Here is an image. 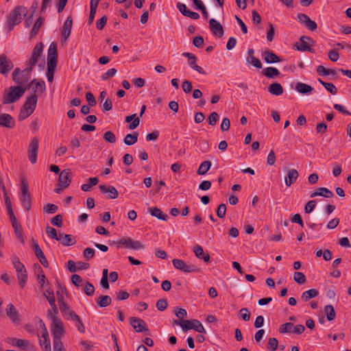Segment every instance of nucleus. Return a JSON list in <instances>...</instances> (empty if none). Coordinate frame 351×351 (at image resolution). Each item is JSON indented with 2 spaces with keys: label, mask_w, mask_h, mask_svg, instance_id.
Here are the masks:
<instances>
[{
  "label": "nucleus",
  "mask_w": 351,
  "mask_h": 351,
  "mask_svg": "<svg viewBox=\"0 0 351 351\" xmlns=\"http://www.w3.org/2000/svg\"><path fill=\"white\" fill-rule=\"evenodd\" d=\"M27 13V8L22 5H18L11 11L8 16L9 32L13 30L14 27L21 22L23 14L26 16Z\"/></svg>",
  "instance_id": "obj_1"
},
{
  "label": "nucleus",
  "mask_w": 351,
  "mask_h": 351,
  "mask_svg": "<svg viewBox=\"0 0 351 351\" xmlns=\"http://www.w3.org/2000/svg\"><path fill=\"white\" fill-rule=\"evenodd\" d=\"M48 315L51 317L52 320L51 330L53 335V341H61V336L64 333L62 322L58 316L53 315L50 310L48 311Z\"/></svg>",
  "instance_id": "obj_2"
},
{
  "label": "nucleus",
  "mask_w": 351,
  "mask_h": 351,
  "mask_svg": "<svg viewBox=\"0 0 351 351\" xmlns=\"http://www.w3.org/2000/svg\"><path fill=\"white\" fill-rule=\"evenodd\" d=\"M32 71L33 69L27 66L23 70L16 68L12 74V80L18 84L17 86L24 85L31 78Z\"/></svg>",
  "instance_id": "obj_3"
},
{
  "label": "nucleus",
  "mask_w": 351,
  "mask_h": 351,
  "mask_svg": "<svg viewBox=\"0 0 351 351\" xmlns=\"http://www.w3.org/2000/svg\"><path fill=\"white\" fill-rule=\"evenodd\" d=\"M23 94L24 89L22 86H12L9 88L8 92L3 95V104L14 103L18 101Z\"/></svg>",
  "instance_id": "obj_4"
},
{
  "label": "nucleus",
  "mask_w": 351,
  "mask_h": 351,
  "mask_svg": "<svg viewBox=\"0 0 351 351\" xmlns=\"http://www.w3.org/2000/svg\"><path fill=\"white\" fill-rule=\"evenodd\" d=\"M172 263L176 269L185 273H196L200 271V269L196 265L187 263L181 259L174 258L172 260Z\"/></svg>",
  "instance_id": "obj_5"
},
{
  "label": "nucleus",
  "mask_w": 351,
  "mask_h": 351,
  "mask_svg": "<svg viewBox=\"0 0 351 351\" xmlns=\"http://www.w3.org/2000/svg\"><path fill=\"white\" fill-rule=\"evenodd\" d=\"M116 245L118 248L123 246L125 248L130 250H141L144 248V245L139 241H134L130 237H123L119 239L116 242Z\"/></svg>",
  "instance_id": "obj_6"
},
{
  "label": "nucleus",
  "mask_w": 351,
  "mask_h": 351,
  "mask_svg": "<svg viewBox=\"0 0 351 351\" xmlns=\"http://www.w3.org/2000/svg\"><path fill=\"white\" fill-rule=\"evenodd\" d=\"M38 146L39 140L36 136H35L31 140L27 150L28 158L32 164H35L37 161Z\"/></svg>",
  "instance_id": "obj_7"
},
{
  "label": "nucleus",
  "mask_w": 351,
  "mask_h": 351,
  "mask_svg": "<svg viewBox=\"0 0 351 351\" xmlns=\"http://www.w3.org/2000/svg\"><path fill=\"white\" fill-rule=\"evenodd\" d=\"M43 43H37L33 49L31 57L29 60L27 62V66L33 69L34 66L36 64L38 58L41 55L43 51Z\"/></svg>",
  "instance_id": "obj_8"
},
{
  "label": "nucleus",
  "mask_w": 351,
  "mask_h": 351,
  "mask_svg": "<svg viewBox=\"0 0 351 351\" xmlns=\"http://www.w3.org/2000/svg\"><path fill=\"white\" fill-rule=\"evenodd\" d=\"M59 307L63 316L66 319H71L73 320L77 319L79 316L71 308L70 306L64 300H62L61 297L59 300Z\"/></svg>",
  "instance_id": "obj_9"
},
{
  "label": "nucleus",
  "mask_w": 351,
  "mask_h": 351,
  "mask_svg": "<svg viewBox=\"0 0 351 351\" xmlns=\"http://www.w3.org/2000/svg\"><path fill=\"white\" fill-rule=\"evenodd\" d=\"M130 324L136 332L149 333V330L147 328L145 322L138 317H131L130 318Z\"/></svg>",
  "instance_id": "obj_10"
},
{
  "label": "nucleus",
  "mask_w": 351,
  "mask_h": 351,
  "mask_svg": "<svg viewBox=\"0 0 351 351\" xmlns=\"http://www.w3.org/2000/svg\"><path fill=\"white\" fill-rule=\"evenodd\" d=\"M14 68L12 60L5 54L0 55V73L7 76L8 73Z\"/></svg>",
  "instance_id": "obj_11"
},
{
  "label": "nucleus",
  "mask_w": 351,
  "mask_h": 351,
  "mask_svg": "<svg viewBox=\"0 0 351 351\" xmlns=\"http://www.w3.org/2000/svg\"><path fill=\"white\" fill-rule=\"evenodd\" d=\"M32 250L34 251L35 255L41 263V265L47 268L49 267V263L47 259L45 257V255L44 254L43 252L40 249L39 245L37 243V242L32 238V245H31Z\"/></svg>",
  "instance_id": "obj_12"
},
{
  "label": "nucleus",
  "mask_w": 351,
  "mask_h": 351,
  "mask_svg": "<svg viewBox=\"0 0 351 351\" xmlns=\"http://www.w3.org/2000/svg\"><path fill=\"white\" fill-rule=\"evenodd\" d=\"M73 26V19L71 16H69L66 20L64 21L63 26L60 28L61 31V39L62 41L66 42L71 34Z\"/></svg>",
  "instance_id": "obj_13"
},
{
  "label": "nucleus",
  "mask_w": 351,
  "mask_h": 351,
  "mask_svg": "<svg viewBox=\"0 0 351 351\" xmlns=\"http://www.w3.org/2000/svg\"><path fill=\"white\" fill-rule=\"evenodd\" d=\"M182 56L188 58V64L193 70L197 71L199 73L206 75L205 71L199 66L196 64V56L189 52H184Z\"/></svg>",
  "instance_id": "obj_14"
},
{
  "label": "nucleus",
  "mask_w": 351,
  "mask_h": 351,
  "mask_svg": "<svg viewBox=\"0 0 351 351\" xmlns=\"http://www.w3.org/2000/svg\"><path fill=\"white\" fill-rule=\"evenodd\" d=\"M306 40L313 43V40L309 37L306 36H302L300 38V44L296 43L295 46L296 47L297 50L300 51H309L311 53H315L313 49L311 48L306 43Z\"/></svg>",
  "instance_id": "obj_15"
},
{
  "label": "nucleus",
  "mask_w": 351,
  "mask_h": 351,
  "mask_svg": "<svg viewBox=\"0 0 351 351\" xmlns=\"http://www.w3.org/2000/svg\"><path fill=\"white\" fill-rule=\"evenodd\" d=\"M71 172L69 169L62 171L58 178V186L62 188H67L71 182Z\"/></svg>",
  "instance_id": "obj_16"
},
{
  "label": "nucleus",
  "mask_w": 351,
  "mask_h": 351,
  "mask_svg": "<svg viewBox=\"0 0 351 351\" xmlns=\"http://www.w3.org/2000/svg\"><path fill=\"white\" fill-rule=\"evenodd\" d=\"M297 16L299 21L304 23L310 31H315L317 28L316 22L311 20L307 14L299 13Z\"/></svg>",
  "instance_id": "obj_17"
},
{
  "label": "nucleus",
  "mask_w": 351,
  "mask_h": 351,
  "mask_svg": "<svg viewBox=\"0 0 351 351\" xmlns=\"http://www.w3.org/2000/svg\"><path fill=\"white\" fill-rule=\"evenodd\" d=\"M7 316L14 324H19L21 322L20 315L16 307L12 304H9L5 309Z\"/></svg>",
  "instance_id": "obj_18"
},
{
  "label": "nucleus",
  "mask_w": 351,
  "mask_h": 351,
  "mask_svg": "<svg viewBox=\"0 0 351 351\" xmlns=\"http://www.w3.org/2000/svg\"><path fill=\"white\" fill-rule=\"evenodd\" d=\"M209 26L210 31L214 36L221 37L223 35V26L215 19H210Z\"/></svg>",
  "instance_id": "obj_19"
},
{
  "label": "nucleus",
  "mask_w": 351,
  "mask_h": 351,
  "mask_svg": "<svg viewBox=\"0 0 351 351\" xmlns=\"http://www.w3.org/2000/svg\"><path fill=\"white\" fill-rule=\"evenodd\" d=\"M262 58L267 64H274L281 61L280 57L269 49H266L262 52Z\"/></svg>",
  "instance_id": "obj_20"
},
{
  "label": "nucleus",
  "mask_w": 351,
  "mask_h": 351,
  "mask_svg": "<svg viewBox=\"0 0 351 351\" xmlns=\"http://www.w3.org/2000/svg\"><path fill=\"white\" fill-rule=\"evenodd\" d=\"M38 101V96L36 94H32L25 101L22 108L28 110L30 112H34L36 109Z\"/></svg>",
  "instance_id": "obj_21"
},
{
  "label": "nucleus",
  "mask_w": 351,
  "mask_h": 351,
  "mask_svg": "<svg viewBox=\"0 0 351 351\" xmlns=\"http://www.w3.org/2000/svg\"><path fill=\"white\" fill-rule=\"evenodd\" d=\"M99 188L101 193H108L107 198L108 199H116L119 196V192L117 189L113 186H107L105 184H101Z\"/></svg>",
  "instance_id": "obj_22"
},
{
  "label": "nucleus",
  "mask_w": 351,
  "mask_h": 351,
  "mask_svg": "<svg viewBox=\"0 0 351 351\" xmlns=\"http://www.w3.org/2000/svg\"><path fill=\"white\" fill-rule=\"evenodd\" d=\"M15 125L14 118L9 114L3 113L0 115V126L12 129Z\"/></svg>",
  "instance_id": "obj_23"
},
{
  "label": "nucleus",
  "mask_w": 351,
  "mask_h": 351,
  "mask_svg": "<svg viewBox=\"0 0 351 351\" xmlns=\"http://www.w3.org/2000/svg\"><path fill=\"white\" fill-rule=\"evenodd\" d=\"M58 241L64 246H71L76 243V239L73 236L60 232L59 233Z\"/></svg>",
  "instance_id": "obj_24"
},
{
  "label": "nucleus",
  "mask_w": 351,
  "mask_h": 351,
  "mask_svg": "<svg viewBox=\"0 0 351 351\" xmlns=\"http://www.w3.org/2000/svg\"><path fill=\"white\" fill-rule=\"evenodd\" d=\"M299 176V173L296 169H291L288 170L285 178V184L287 186H290L295 183Z\"/></svg>",
  "instance_id": "obj_25"
},
{
  "label": "nucleus",
  "mask_w": 351,
  "mask_h": 351,
  "mask_svg": "<svg viewBox=\"0 0 351 351\" xmlns=\"http://www.w3.org/2000/svg\"><path fill=\"white\" fill-rule=\"evenodd\" d=\"M50 61L54 63H58L57 45L54 42H52L50 44L47 52V62Z\"/></svg>",
  "instance_id": "obj_26"
},
{
  "label": "nucleus",
  "mask_w": 351,
  "mask_h": 351,
  "mask_svg": "<svg viewBox=\"0 0 351 351\" xmlns=\"http://www.w3.org/2000/svg\"><path fill=\"white\" fill-rule=\"evenodd\" d=\"M295 89L298 93L303 95H310L314 90L313 87L311 85L302 82H297Z\"/></svg>",
  "instance_id": "obj_27"
},
{
  "label": "nucleus",
  "mask_w": 351,
  "mask_h": 351,
  "mask_svg": "<svg viewBox=\"0 0 351 351\" xmlns=\"http://www.w3.org/2000/svg\"><path fill=\"white\" fill-rule=\"evenodd\" d=\"M318 195L326 198H332L334 196V194L328 189L326 187H320L316 191L311 194V197H315Z\"/></svg>",
  "instance_id": "obj_28"
},
{
  "label": "nucleus",
  "mask_w": 351,
  "mask_h": 351,
  "mask_svg": "<svg viewBox=\"0 0 351 351\" xmlns=\"http://www.w3.org/2000/svg\"><path fill=\"white\" fill-rule=\"evenodd\" d=\"M149 213L156 217L158 219L167 221L169 218L168 215L163 213L161 209L157 207H150L148 208Z\"/></svg>",
  "instance_id": "obj_29"
},
{
  "label": "nucleus",
  "mask_w": 351,
  "mask_h": 351,
  "mask_svg": "<svg viewBox=\"0 0 351 351\" xmlns=\"http://www.w3.org/2000/svg\"><path fill=\"white\" fill-rule=\"evenodd\" d=\"M268 91L273 95L279 96L282 95L284 89L280 83L274 82L268 86Z\"/></svg>",
  "instance_id": "obj_30"
},
{
  "label": "nucleus",
  "mask_w": 351,
  "mask_h": 351,
  "mask_svg": "<svg viewBox=\"0 0 351 351\" xmlns=\"http://www.w3.org/2000/svg\"><path fill=\"white\" fill-rule=\"evenodd\" d=\"M125 121L129 123L128 128L130 130L136 129L140 123L139 117L136 116V114H133L130 116H127L125 119Z\"/></svg>",
  "instance_id": "obj_31"
},
{
  "label": "nucleus",
  "mask_w": 351,
  "mask_h": 351,
  "mask_svg": "<svg viewBox=\"0 0 351 351\" xmlns=\"http://www.w3.org/2000/svg\"><path fill=\"white\" fill-rule=\"evenodd\" d=\"M262 75L268 78H275L280 75V71L275 67L269 66L262 71Z\"/></svg>",
  "instance_id": "obj_32"
},
{
  "label": "nucleus",
  "mask_w": 351,
  "mask_h": 351,
  "mask_svg": "<svg viewBox=\"0 0 351 351\" xmlns=\"http://www.w3.org/2000/svg\"><path fill=\"white\" fill-rule=\"evenodd\" d=\"M318 294H319V292L317 289H308L307 291H304L302 293L301 299L304 302H307L309 300L317 297L318 295Z\"/></svg>",
  "instance_id": "obj_33"
},
{
  "label": "nucleus",
  "mask_w": 351,
  "mask_h": 351,
  "mask_svg": "<svg viewBox=\"0 0 351 351\" xmlns=\"http://www.w3.org/2000/svg\"><path fill=\"white\" fill-rule=\"evenodd\" d=\"M112 302V299L109 295H101L96 299L97 304L101 307H106L109 306Z\"/></svg>",
  "instance_id": "obj_34"
},
{
  "label": "nucleus",
  "mask_w": 351,
  "mask_h": 351,
  "mask_svg": "<svg viewBox=\"0 0 351 351\" xmlns=\"http://www.w3.org/2000/svg\"><path fill=\"white\" fill-rule=\"evenodd\" d=\"M324 313L326 315V318L328 321H332L335 319L336 313L334 307L331 304H328L324 306Z\"/></svg>",
  "instance_id": "obj_35"
},
{
  "label": "nucleus",
  "mask_w": 351,
  "mask_h": 351,
  "mask_svg": "<svg viewBox=\"0 0 351 351\" xmlns=\"http://www.w3.org/2000/svg\"><path fill=\"white\" fill-rule=\"evenodd\" d=\"M138 133H128L124 138L123 142L127 145H132L137 142Z\"/></svg>",
  "instance_id": "obj_36"
},
{
  "label": "nucleus",
  "mask_w": 351,
  "mask_h": 351,
  "mask_svg": "<svg viewBox=\"0 0 351 351\" xmlns=\"http://www.w3.org/2000/svg\"><path fill=\"white\" fill-rule=\"evenodd\" d=\"M12 228H13V229L14 230V233H15L17 239L22 243H25V240H24L23 235V228H22L21 225L20 224V223L12 224Z\"/></svg>",
  "instance_id": "obj_37"
},
{
  "label": "nucleus",
  "mask_w": 351,
  "mask_h": 351,
  "mask_svg": "<svg viewBox=\"0 0 351 351\" xmlns=\"http://www.w3.org/2000/svg\"><path fill=\"white\" fill-rule=\"evenodd\" d=\"M193 3L195 5V8L197 10H200L203 16L207 19L208 17V13L202 1L201 0H193Z\"/></svg>",
  "instance_id": "obj_38"
},
{
  "label": "nucleus",
  "mask_w": 351,
  "mask_h": 351,
  "mask_svg": "<svg viewBox=\"0 0 351 351\" xmlns=\"http://www.w3.org/2000/svg\"><path fill=\"white\" fill-rule=\"evenodd\" d=\"M57 63H54L52 62H47V77L48 81L51 82L53 80V72L55 69L56 68Z\"/></svg>",
  "instance_id": "obj_39"
},
{
  "label": "nucleus",
  "mask_w": 351,
  "mask_h": 351,
  "mask_svg": "<svg viewBox=\"0 0 351 351\" xmlns=\"http://www.w3.org/2000/svg\"><path fill=\"white\" fill-rule=\"evenodd\" d=\"M211 167V162L209 160H205L201 163L199 165L198 170L197 171L199 175H204L206 174Z\"/></svg>",
  "instance_id": "obj_40"
},
{
  "label": "nucleus",
  "mask_w": 351,
  "mask_h": 351,
  "mask_svg": "<svg viewBox=\"0 0 351 351\" xmlns=\"http://www.w3.org/2000/svg\"><path fill=\"white\" fill-rule=\"evenodd\" d=\"M17 277L19 279V284L21 288L25 287V283L27 281V274L26 269L22 270L21 272L17 273Z\"/></svg>",
  "instance_id": "obj_41"
},
{
  "label": "nucleus",
  "mask_w": 351,
  "mask_h": 351,
  "mask_svg": "<svg viewBox=\"0 0 351 351\" xmlns=\"http://www.w3.org/2000/svg\"><path fill=\"white\" fill-rule=\"evenodd\" d=\"M318 82L331 94L336 95L337 93V88L333 84L324 82L321 79H318Z\"/></svg>",
  "instance_id": "obj_42"
},
{
  "label": "nucleus",
  "mask_w": 351,
  "mask_h": 351,
  "mask_svg": "<svg viewBox=\"0 0 351 351\" xmlns=\"http://www.w3.org/2000/svg\"><path fill=\"white\" fill-rule=\"evenodd\" d=\"M43 21L44 18L42 16H39L38 19L36 21L31 31V37H34L38 34L39 29L40 28L43 23Z\"/></svg>",
  "instance_id": "obj_43"
},
{
  "label": "nucleus",
  "mask_w": 351,
  "mask_h": 351,
  "mask_svg": "<svg viewBox=\"0 0 351 351\" xmlns=\"http://www.w3.org/2000/svg\"><path fill=\"white\" fill-rule=\"evenodd\" d=\"M46 86L44 81L38 82L36 80V82L34 83V85L32 87V90L34 91L33 94H36V93L39 92L40 94H42L45 91Z\"/></svg>",
  "instance_id": "obj_44"
},
{
  "label": "nucleus",
  "mask_w": 351,
  "mask_h": 351,
  "mask_svg": "<svg viewBox=\"0 0 351 351\" xmlns=\"http://www.w3.org/2000/svg\"><path fill=\"white\" fill-rule=\"evenodd\" d=\"M246 62L252 64L258 69H261L263 66L261 60L254 56H247L246 58Z\"/></svg>",
  "instance_id": "obj_45"
},
{
  "label": "nucleus",
  "mask_w": 351,
  "mask_h": 351,
  "mask_svg": "<svg viewBox=\"0 0 351 351\" xmlns=\"http://www.w3.org/2000/svg\"><path fill=\"white\" fill-rule=\"evenodd\" d=\"M12 344L14 346H16L23 349H26L27 346L29 344V341L24 339L13 338L12 339Z\"/></svg>",
  "instance_id": "obj_46"
},
{
  "label": "nucleus",
  "mask_w": 351,
  "mask_h": 351,
  "mask_svg": "<svg viewBox=\"0 0 351 351\" xmlns=\"http://www.w3.org/2000/svg\"><path fill=\"white\" fill-rule=\"evenodd\" d=\"M293 280L299 285L304 284L306 281L305 275L300 271H295L293 274Z\"/></svg>",
  "instance_id": "obj_47"
},
{
  "label": "nucleus",
  "mask_w": 351,
  "mask_h": 351,
  "mask_svg": "<svg viewBox=\"0 0 351 351\" xmlns=\"http://www.w3.org/2000/svg\"><path fill=\"white\" fill-rule=\"evenodd\" d=\"M35 267H38V276L37 278L39 280V283L42 287H45V283L46 280V277L45 274H43V270L41 268V267L38 264H34Z\"/></svg>",
  "instance_id": "obj_48"
},
{
  "label": "nucleus",
  "mask_w": 351,
  "mask_h": 351,
  "mask_svg": "<svg viewBox=\"0 0 351 351\" xmlns=\"http://www.w3.org/2000/svg\"><path fill=\"white\" fill-rule=\"evenodd\" d=\"M47 300L51 307V314L53 315L57 316V315L58 314V309L56 304L55 297L54 296L47 297Z\"/></svg>",
  "instance_id": "obj_49"
},
{
  "label": "nucleus",
  "mask_w": 351,
  "mask_h": 351,
  "mask_svg": "<svg viewBox=\"0 0 351 351\" xmlns=\"http://www.w3.org/2000/svg\"><path fill=\"white\" fill-rule=\"evenodd\" d=\"M83 291L88 296H92L95 293V287L90 282L86 281L84 285Z\"/></svg>",
  "instance_id": "obj_50"
},
{
  "label": "nucleus",
  "mask_w": 351,
  "mask_h": 351,
  "mask_svg": "<svg viewBox=\"0 0 351 351\" xmlns=\"http://www.w3.org/2000/svg\"><path fill=\"white\" fill-rule=\"evenodd\" d=\"M58 210V206L53 204H46L43 206V211L47 214H53L56 213Z\"/></svg>",
  "instance_id": "obj_51"
},
{
  "label": "nucleus",
  "mask_w": 351,
  "mask_h": 351,
  "mask_svg": "<svg viewBox=\"0 0 351 351\" xmlns=\"http://www.w3.org/2000/svg\"><path fill=\"white\" fill-rule=\"evenodd\" d=\"M191 329L200 332V333H206V330L202 326V323L197 319H193V324Z\"/></svg>",
  "instance_id": "obj_52"
},
{
  "label": "nucleus",
  "mask_w": 351,
  "mask_h": 351,
  "mask_svg": "<svg viewBox=\"0 0 351 351\" xmlns=\"http://www.w3.org/2000/svg\"><path fill=\"white\" fill-rule=\"evenodd\" d=\"M21 201L23 206L27 211H29L31 209V206H32V201H31L30 195L21 196Z\"/></svg>",
  "instance_id": "obj_53"
},
{
  "label": "nucleus",
  "mask_w": 351,
  "mask_h": 351,
  "mask_svg": "<svg viewBox=\"0 0 351 351\" xmlns=\"http://www.w3.org/2000/svg\"><path fill=\"white\" fill-rule=\"evenodd\" d=\"M46 232L49 238L58 241L59 235H58L57 231L54 228L47 226Z\"/></svg>",
  "instance_id": "obj_54"
},
{
  "label": "nucleus",
  "mask_w": 351,
  "mask_h": 351,
  "mask_svg": "<svg viewBox=\"0 0 351 351\" xmlns=\"http://www.w3.org/2000/svg\"><path fill=\"white\" fill-rule=\"evenodd\" d=\"M51 223L53 226L61 228L63 225L62 215L59 214L51 219Z\"/></svg>",
  "instance_id": "obj_55"
},
{
  "label": "nucleus",
  "mask_w": 351,
  "mask_h": 351,
  "mask_svg": "<svg viewBox=\"0 0 351 351\" xmlns=\"http://www.w3.org/2000/svg\"><path fill=\"white\" fill-rule=\"evenodd\" d=\"M278 341L277 339L272 337L269 339L267 348L270 351H275L278 348Z\"/></svg>",
  "instance_id": "obj_56"
},
{
  "label": "nucleus",
  "mask_w": 351,
  "mask_h": 351,
  "mask_svg": "<svg viewBox=\"0 0 351 351\" xmlns=\"http://www.w3.org/2000/svg\"><path fill=\"white\" fill-rule=\"evenodd\" d=\"M108 17L106 15H104L101 18L96 22V27L99 30H102L107 23Z\"/></svg>",
  "instance_id": "obj_57"
},
{
  "label": "nucleus",
  "mask_w": 351,
  "mask_h": 351,
  "mask_svg": "<svg viewBox=\"0 0 351 351\" xmlns=\"http://www.w3.org/2000/svg\"><path fill=\"white\" fill-rule=\"evenodd\" d=\"M12 263L17 273L21 272L22 270L25 269L24 265L21 263L19 258L17 257L14 258V259L12 261Z\"/></svg>",
  "instance_id": "obj_58"
},
{
  "label": "nucleus",
  "mask_w": 351,
  "mask_h": 351,
  "mask_svg": "<svg viewBox=\"0 0 351 351\" xmlns=\"http://www.w3.org/2000/svg\"><path fill=\"white\" fill-rule=\"evenodd\" d=\"M293 327V324L291 322H287L285 324H282L280 326L279 332L280 333H287L291 331V329Z\"/></svg>",
  "instance_id": "obj_59"
},
{
  "label": "nucleus",
  "mask_w": 351,
  "mask_h": 351,
  "mask_svg": "<svg viewBox=\"0 0 351 351\" xmlns=\"http://www.w3.org/2000/svg\"><path fill=\"white\" fill-rule=\"evenodd\" d=\"M226 213V206L225 204L222 203L219 205L217 209V215L219 218H224Z\"/></svg>",
  "instance_id": "obj_60"
},
{
  "label": "nucleus",
  "mask_w": 351,
  "mask_h": 351,
  "mask_svg": "<svg viewBox=\"0 0 351 351\" xmlns=\"http://www.w3.org/2000/svg\"><path fill=\"white\" fill-rule=\"evenodd\" d=\"M316 206V202L315 200L308 201L304 206V212L309 214L313 212Z\"/></svg>",
  "instance_id": "obj_61"
},
{
  "label": "nucleus",
  "mask_w": 351,
  "mask_h": 351,
  "mask_svg": "<svg viewBox=\"0 0 351 351\" xmlns=\"http://www.w3.org/2000/svg\"><path fill=\"white\" fill-rule=\"evenodd\" d=\"M95 252L94 249L91 247H86L84 250L83 254L85 258L88 261L93 258L95 256Z\"/></svg>",
  "instance_id": "obj_62"
},
{
  "label": "nucleus",
  "mask_w": 351,
  "mask_h": 351,
  "mask_svg": "<svg viewBox=\"0 0 351 351\" xmlns=\"http://www.w3.org/2000/svg\"><path fill=\"white\" fill-rule=\"evenodd\" d=\"M167 301L165 299H160L156 302V306L160 311H165L167 307Z\"/></svg>",
  "instance_id": "obj_63"
},
{
  "label": "nucleus",
  "mask_w": 351,
  "mask_h": 351,
  "mask_svg": "<svg viewBox=\"0 0 351 351\" xmlns=\"http://www.w3.org/2000/svg\"><path fill=\"white\" fill-rule=\"evenodd\" d=\"M204 44V38L202 36H195L193 38V45L194 47L200 49V48L203 47Z\"/></svg>",
  "instance_id": "obj_64"
}]
</instances>
